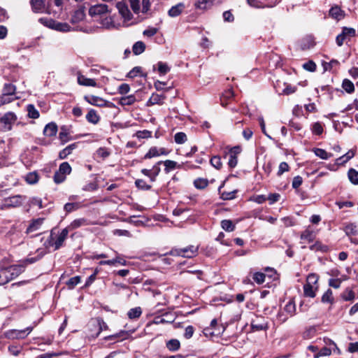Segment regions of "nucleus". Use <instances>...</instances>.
Instances as JSON below:
<instances>
[{
  "instance_id": "40",
  "label": "nucleus",
  "mask_w": 358,
  "mask_h": 358,
  "mask_svg": "<svg viewBox=\"0 0 358 358\" xmlns=\"http://www.w3.org/2000/svg\"><path fill=\"white\" fill-rule=\"evenodd\" d=\"M311 131L313 134L321 135L323 132V126L320 122H315L311 126Z\"/></svg>"
},
{
  "instance_id": "12",
  "label": "nucleus",
  "mask_w": 358,
  "mask_h": 358,
  "mask_svg": "<svg viewBox=\"0 0 358 358\" xmlns=\"http://www.w3.org/2000/svg\"><path fill=\"white\" fill-rule=\"evenodd\" d=\"M85 100L91 105L103 107L106 104V101L102 98L94 95L85 96Z\"/></svg>"
},
{
  "instance_id": "23",
  "label": "nucleus",
  "mask_w": 358,
  "mask_h": 358,
  "mask_svg": "<svg viewBox=\"0 0 358 358\" xmlns=\"http://www.w3.org/2000/svg\"><path fill=\"white\" fill-rule=\"evenodd\" d=\"M86 119L89 122L96 124L99 122L100 117L94 109H91L87 113Z\"/></svg>"
},
{
  "instance_id": "53",
  "label": "nucleus",
  "mask_w": 358,
  "mask_h": 358,
  "mask_svg": "<svg viewBox=\"0 0 358 358\" xmlns=\"http://www.w3.org/2000/svg\"><path fill=\"white\" fill-rule=\"evenodd\" d=\"M96 155L102 159H106L110 155V152L106 148H99L96 150Z\"/></svg>"
},
{
  "instance_id": "41",
  "label": "nucleus",
  "mask_w": 358,
  "mask_h": 358,
  "mask_svg": "<svg viewBox=\"0 0 358 358\" xmlns=\"http://www.w3.org/2000/svg\"><path fill=\"white\" fill-rule=\"evenodd\" d=\"M58 171H59L64 176H66L68 174H70L71 171V167L68 162H63L59 165Z\"/></svg>"
},
{
  "instance_id": "59",
  "label": "nucleus",
  "mask_w": 358,
  "mask_h": 358,
  "mask_svg": "<svg viewBox=\"0 0 358 358\" xmlns=\"http://www.w3.org/2000/svg\"><path fill=\"white\" fill-rule=\"evenodd\" d=\"M66 180V176L60 173L59 171H56L54 175V182L57 184H59L63 182Z\"/></svg>"
},
{
  "instance_id": "39",
  "label": "nucleus",
  "mask_w": 358,
  "mask_h": 358,
  "mask_svg": "<svg viewBox=\"0 0 358 358\" xmlns=\"http://www.w3.org/2000/svg\"><path fill=\"white\" fill-rule=\"evenodd\" d=\"M341 297L345 301H352L355 299V293L351 289L347 288L342 293Z\"/></svg>"
},
{
  "instance_id": "16",
  "label": "nucleus",
  "mask_w": 358,
  "mask_h": 358,
  "mask_svg": "<svg viewBox=\"0 0 358 358\" xmlns=\"http://www.w3.org/2000/svg\"><path fill=\"white\" fill-rule=\"evenodd\" d=\"M185 8V4L182 3H179L177 5L172 6L169 9L168 14L171 17H176L179 16Z\"/></svg>"
},
{
  "instance_id": "25",
  "label": "nucleus",
  "mask_w": 358,
  "mask_h": 358,
  "mask_svg": "<svg viewBox=\"0 0 358 358\" xmlns=\"http://www.w3.org/2000/svg\"><path fill=\"white\" fill-rule=\"evenodd\" d=\"M145 50V45L142 41H137L132 47V50L134 55H138L143 53Z\"/></svg>"
},
{
  "instance_id": "24",
  "label": "nucleus",
  "mask_w": 358,
  "mask_h": 358,
  "mask_svg": "<svg viewBox=\"0 0 358 358\" xmlns=\"http://www.w3.org/2000/svg\"><path fill=\"white\" fill-rule=\"evenodd\" d=\"M77 147L76 143H72L67 147H66L64 149L61 150L59 153V157L60 159H65L69 155L72 151Z\"/></svg>"
},
{
  "instance_id": "3",
  "label": "nucleus",
  "mask_w": 358,
  "mask_h": 358,
  "mask_svg": "<svg viewBox=\"0 0 358 358\" xmlns=\"http://www.w3.org/2000/svg\"><path fill=\"white\" fill-rule=\"evenodd\" d=\"M39 21L46 27L58 31L67 32L71 29L67 23L59 22L52 19L41 18Z\"/></svg>"
},
{
  "instance_id": "62",
  "label": "nucleus",
  "mask_w": 358,
  "mask_h": 358,
  "mask_svg": "<svg viewBox=\"0 0 358 358\" xmlns=\"http://www.w3.org/2000/svg\"><path fill=\"white\" fill-rule=\"evenodd\" d=\"M343 35L347 37H352L355 36L356 31L353 28L344 27L342 31Z\"/></svg>"
},
{
  "instance_id": "60",
  "label": "nucleus",
  "mask_w": 358,
  "mask_h": 358,
  "mask_svg": "<svg viewBox=\"0 0 358 358\" xmlns=\"http://www.w3.org/2000/svg\"><path fill=\"white\" fill-rule=\"evenodd\" d=\"M79 208V205L76 203H67L64 205V210L67 213H71L77 210Z\"/></svg>"
},
{
  "instance_id": "14",
  "label": "nucleus",
  "mask_w": 358,
  "mask_h": 358,
  "mask_svg": "<svg viewBox=\"0 0 358 358\" xmlns=\"http://www.w3.org/2000/svg\"><path fill=\"white\" fill-rule=\"evenodd\" d=\"M318 289V285H314L306 283L303 285V293L306 297L314 298L316 295V292Z\"/></svg>"
},
{
  "instance_id": "15",
  "label": "nucleus",
  "mask_w": 358,
  "mask_h": 358,
  "mask_svg": "<svg viewBox=\"0 0 358 358\" xmlns=\"http://www.w3.org/2000/svg\"><path fill=\"white\" fill-rule=\"evenodd\" d=\"M329 15L336 20H340L345 17V12L338 6H334L329 10Z\"/></svg>"
},
{
  "instance_id": "45",
  "label": "nucleus",
  "mask_w": 358,
  "mask_h": 358,
  "mask_svg": "<svg viewBox=\"0 0 358 358\" xmlns=\"http://www.w3.org/2000/svg\"><path fill=\"white\" fill-rule=\"evenodd\" d=\"M162 164V161L158 162L156 164H155L152 169V182H155L156 180L157 176L159 174L161 171V169L159 165Z\"/></svg>"
},
{
  "instance_id": "54",
  "label": "nucleus",
  "mask_w": 358,
  "mask_h": 358,
  "mask_svg": "<svg viewBox=\"0 0 358 358\" xmlns=\"http://www.w3.org/2000/svg\"><path fill=\"white\" fill-rule=\"evenodd\" d=\"M157 66L159 72L162 75H165L170 71V68L168 65L162 62H158Z\"/></svg>"
},
{
  "instance_id": "35",
  "label": "nucleus",
  "mask_w": 358,
  "mask_h": 358,
  "mask_svg": "<svg viewBox=\"0 0 358 358\" xmlns=\"http://www.w3.org/2000/svg\"><path fill=\"white\" fill-rule=\"evenodd\" d=\"M164 98V97L162 95H159L157 94H153L151 96V97L150 98L148 103L150 105L160 104V103H162Z\"/></svg>"
},
{
  "instance_id": "21",
  "label": "nucleus",
  "mask_w": 358,
  "mask_h": 358,
  "mask_svg": "<svg viewBox=\"0 0 358 358\" xmlns=\"http://www.w3.org/2000/svg\"><path fill=\"white\" fill-rule=\"evenodd\" d=\"M78 83L80 85L84 86H92V87H96V83L95 80L92 78H87L85 76L80 75L78 77Z\"/></svg>"
},
{
  "instance_id": "44",
  "label": "nucleus",
  "mask_w": 358,
  "mask_h": 358,
  "mask_svg": "<svg viewBox=\"0 0 358 358\" xmlns=\"http://www.w3.org/2000/svg\"><path fill=\"white\" fill-rule=\"evenodd\" d=\"M319 275L316 273H310L306 278L307 284L318 285Z\"/></svg>"
},
{
  "instance_id": "51",
  "label": "nucleus",
  "mask_w": 358,
  "mask_h": 358,
  "mask_svg": "<svg viewBox=\"0 0 358 358\" xmlns=\"http://www.w3.org/2000/svg\"><path fill=\"white\" fill-rule=\"evenodd\" d=\"M194 184L197 189H203L207 187L208 182L206 179L198 178L194 180Z\"/></svg>"
},
{
  "instance_id": "58",
  "label": "nucleus",
  "mask_w": 358,
  "mask_h": 358,
  "mask_svg": "<svg viewBox=\"0 0 358 358\" xmlns=\"http://www.w3.org/2000/svg\"><path fill=\"white\" fill-rule=\"evenodd\" d=\"M236 193V190L231 191V192H223L221 193V198L223 200H230L235 198V195Z\"/></svg>"
},
{
  "instance_id": "61",
  "label": "nucleus",
  "mask_w": 358,
  "mask_h": 358,
  "mask_svg": "<svg viewBox=\"0 0 358 358\" xmlns=\"http://www.w3.org/2000/svg\"><path fill=\"white\" fill-rule=\"evenodd\" d=\"M13 101V98H12L10 96L2 93V94L0 96V106L6 103H9Z\"/></svg>"
},
{
  "instance_id": "18",
  "label": "nucleus",
  "mask_w": 358,
  "mask_h": 358,
  "mask_svg": "<svg viewBox=\"0 0 358 358\" xmlns=\"http://www.w3.org/2000/svg\"><path fill=\"white\" fill-rule=\"evenodd\" d=\"M300 238L305 243H311L315 238V234L313 230L307 229L301 233Z\"/></svg>"
},
{
  "instance_id": "43",
  "label": "nucleus",
  "mask_w": 358,
  "mask_h": 358,
  "mask_svg": "<svg viewBox=\"0 0 358 358\" xmlns=\"http://www.w3.org/2000/svg\"><path fill=\"white\" fill-rule=\"evenodd\" d=\"M28 116L30 118L36 119L39 117L38 111L35 108L34 105L29 104L27 106Z\"/></svg>"
},
{
  "instance_id": "26",
  "label": "nucleus",
  "mask_w": 358,
  "mask_h": 358,
  "mask_svg": "<svg viewBox=\"0 0 358 358\" xmlns=\"http://www.w3.org/2000/svg\"><path fill=\"white\" fill-rule=\"evenodd\" d=\"M162 163L164 164L165 168H164V171L166 173H169L170 171L174 170L175 169H176L177 167L179 166V165H178V163L175 161H172V160H166V161H162Z\"/></svg>"
},
{
  "instance_id": "22",
  "label": "nucleus",
  "mask_w": 358,
  "mask_h": 358,
  "mask_svg": "<svg viewBox=\"0 0 358 358\" xmlns=\"http://www.w3.org/2000/svg\"><path fill=\"white\" fill-rule=\"evenodd\" d=\"M213 0H199L195 2L194 6L196 8L206 10L213 6Z\"/></svg>"
},
{
  "instance_id": "17",
  "label": "nucleus",
  "mask_w": 358,
  "mask_h": 358,
  "mask_svg": "<svg viewBox=\"0 0 358 358\" xmlns=\"http://www.w3.org/2000/svg\"><path fill=\"white\" fill-rule=\"evenodd\" d=\"M57 132V126L54 122L48 123L44 128L43 134L45 136L52 137L56 135Z\"/></svg>"
},
{
  "instance_id": "7",
  "label": "nucleus",
  "mask_w": 358,
  "mask_h": 358,
  "mask_svg": "<svg viewBox=\"0 0 358 358\" xmlns=\"http://www.w3.org/2000/svg\"><path fill=\"white\" fill-rule=\"evenodd\" d=\"M22 198L20 195H15L6 198L3 201V203L1 206V209L20 206L22 203Z\"/></svg>"
},
{
  "instance_id": "20",
  "label": "nucleus",
  "mask_w": 358,
  "mask_h": 358,
  "mask_svg": "<svg viewBox=\"0 0 358 358\" xmlns=\"http://www.w3.org/2000/svg\"><path fill=\"white\" fill-rule=\"evenodd\" d=\"M30 3L35 13H42L45 8L43 0H30Z\"/></svg>"
},
{
  "instance_id": "49",
  "label": "nucleus",
  "mask_w": 358,
  "mask_h": 358,
  "mask_svg": "<svg viewBox=\"0 0 358 358\" xmlns=\"http://www.w3.org/2000/svg\"><path fill=\"white\" fill-rule=\"evenodd\" d=\"M174 140L176 143L182 144L187 141V136L183 132H178L174 136Z\"/></svg>"
},
{
  "instance_id": "30",
  "label": "nucleus",
  "mask_w": 358,
  "mask_h": 358,
  "mask_svg": "<svg viewBox=\"0 0 358 358\" xmlns=\"http://www.w3.org/2000/svg\"><path fill=\"white\" fill-rule=\"evenodd\" d=\"M141 314L142 310L140 307L131 308L127 313V315L130 319H137L141 315Z\"/></svg>"
},
{
  "instance_id": "11",
  "label": "nucleus",
  "mask_w": 358,
  "mask_h": 358,
  "mask_svg": "<svg viewBox=\"0 0 358 358\" xmlns=\"http://www.w3.org/2000/svg\"><path fill=\"white\" fill-rule=\"evenodd\" d=\"M43 218H37L32 220L29 225L27 228L26 233L31 234L39 230L43 223Z\"/></svg>"
},
{
  "instance_id": "6",
  "label": "nucleus",
  "mask_w": 358,
  "mask_h": 358,
  "mask_svg": "<svg viewBox=\"0 0 358 358\" xmlns=\"http://www.w3.org/2000/svg\"><path fill=\"white\" fill-rule=\"evenodd\" d=\"M17 120V115L14 113L8 112L0 118V123L4 131H10Z\"/></svg>"
},
{
  "instance_id": "34",
  "label": "nucleus",
  "mask_w": 358,
  "mask_h": 358,
  "mask_svg": "<svg viewBox=\"0 0 358 358\" xmlns=\"http://www.w3.org/2000/svg\"><path fill=\"white\" fill-rule=\"evenodd\" d=\"M15 86L10 84V83H6L5 84L3 89V94H5L8 96H13L15 92Z\"/></svg>"
},
{
  "instance_id": "13",
  "label": "nucleus",
  "mask_w": 358,
  "mask_h": 358,
  "mask_svg": "<svg viewBox=\"0 0 358 358\" xmlns=\"http://www.w3.org/2000/svg\"><path fill=\"white\" fill-rule=\"evenodd\" d=\"M85 17V8L80 7L76 10L71 18V22L73 24H77L84 20Z\"/></svg>"
},
{
  "instance_id": "36",
  "label": "nucleus",
  "mask_w": 358,
  "mask_h": 358,
  "mask_svg": "<svg viewBox=\"0 0 358 358\" xmlns=\"http://www.w3.org/2000/svg\"><path fill=\"white\" fill-rule=\"evenodd\" d=\"M38 175L36 172H30L26 176V181L27 183L33 185L38 181Z\"/></svg>"
},
{
  "instance_id": "28",
  "label": "nucleus",
  "mask_w": 358,
  "mask_h": 358,
  "mask_svg": "<svg viewBox=\"0 0 358 358\" xmlns=\"http://www.w3.org/2000/svg\"><path fill=\"white\" fill-rule=\"evenodd\" d=\"M166 348L170 351H177L180 348V343L177 339H171L166 343Z\"/></svg>"
},
{
  "instance_id": "1",
  "label": "nucleus",
  "mask_w": 358,
  "mask_h": 358,
  "mask_svg": "<svg viewBox=\"0 0 358 358\" xmlns=\"http://www.w3.org/2000/svg\"><path fill=\"white\" fill-rule=\"evenodd\" d=\"M23 264L12 265L0 270V286L3 285L17 278L24 271Z\"/></svg>"
},
{
  "instance_id": "5",
  "label": "nucleus",
  "mask_w": 358,
  "mask_h": 358,
  "mask_svg": "<svg viewBox=\"0 0 358 358\" xmlns=\"http://www.w3.org/2000/svg\"><path fill=\"white\" fill-rule=\"evenodd\" d=\"M33 330V327H29L22 330H17V329H10L4 332L3 336L5 338L8 339H22L29 335L31 331Z\"/></svg>"
},
{
  "instance_id": "47",
  "label": "nucleus",
  "mask_w": 358,
  "mask_h": 358,
  "mask_svg": "<svg viewBox=\"0 0 358 358\" xmlns=\"http://www.w3.org/2000/svg\"><path fill=\"white\" fill-rule=\"evenodd\" d=\"M80 282V276H74L71 278L67 282L66 285L69 289H73Z\"/></svg>"
},
{
  "instance_id": "9",
  "label": "nucleus",
  "mask_w": 358,
  "mask_h": 358,
  "mask_svg": "<svg viewBox=\"0 0 358 358\" xmlns=\"http://www.w3.org/2000/svg\"><path fill=\"white\" fill-rule=\"evenodd\" d=\"M116 7L120 13V14L122 16V17L125 20H129L131 18V13L129 11L128 6L123 1H119L116 3Z\"/></svg>"
},
{
  "instance_id": "32",
  "label": "nucleus",
  "mask_w": 358,
  "mask_h": 358,
  "mask_svg": "<svg viewBox=\"0 0 358 358\" xmlns=\"http://www.w3.org/2000/svg\"><path fill=\"white\" fill-rule=\"evenodd\" d=\"M343 88L346 92L350 94L355 91V86L352 82L348 79H345L342 83Z\"/></svg>"
},
{
  "instance_id": "27",
  "label": "nucleus",
  "mask_w": 358,
  "mask_h": 358,
  "mask_svg": "<svg viewBox=\"0 0 358 358\" xmlns=\"http://www.w3.org/2000/svg\"><path fill=\"white\" fill-rule=\"evenodd\" d=\"M313 151L316 156L322 159H328L332 157V154L329 153L326 150L321 148H314Z\"/></svg>"
},
{
  "instance_id": "63",
  "label": "nucleus",
  "mask_w": 358,
  "mask_h": 358,
  "mask_svg": "<svg viewBox=\"0 0 358 358\" xmlns=\"http://www.w3.org/2000/svg\"><path fill=\"white\" fill-rule=\"evenodd\" d=\"M304 69L313 72L316 70V64L313 61H308V62L303 64Z\"/></svg>"
},
{
  "instance_id": "42",
  "label": "nucleus",
  "mask_w": 358,
  "mask_h": 358,
  "mask_svg": "<svg viewBox=\"0 0 358 358\" xmlns=\"http://www.w3.org/2000/svg\"><path fill=\"white\" fill-rule=\"evenodd\" d=\"M348 178L350 182L355 185H358V171L351 169L348 171Z\"/></svg>"
},
{
  "instance_id": "52",
  "label": "nucleus",
  "mask_w": 358,
  "mask_h": 358,
  "mask_svg": "<svg viewBox=\"0 0 358 358\" xmlns=\"http://www.w3.org/2000/svg\"><path fill=\"white\" fill-rule=\"evenodd\" d=\"M331 353V350L327 348H322L317 353L314 355V358H319L320 357L329 356Z\"/></svg>"
},
{
  "instance_id": "55",
  "label": "nucleus",
  "mask_w": 358,
  "mask_h": 358,
  "mask_svg": "<svg viewBox=\"0 0 358 358\" xmlns=\"http://www.w3.org/2000/svg\"><path fill=\"white\" fill-rule=\"evenodd\" d=\"M210 164L217 169H220L222 167L221 159L219 156H214L210 159Z\"/></svg>"
},
{
  "instance_id": "57",
  "label": "nucleus",
  "mask_w": 358,
  "mask_h": 358,
  "mask_svg": "<svg viewBox=\"0 0 358 358\" xmlns=\"http://www.w3.org/2000/svg\"><path fill=\"white\" fill-rule=\"evenodd\" d=\"M29 203H30L31 206H36L40 209L43 208V201L39 197H32V198H31L30 200H29Z\"/></svg>"
},
{
  "instance_id": "38",
  "label": "nucleus",
  "mask_w": 358,
  "mask_h": 358,
  "mask_svg": "<svg viewBox=\"0 0 358 358\" xmlns=\"http://www.w3.org/2000/svg\"><path fill=\"white\" fill-rule=\"evenodd\" d=\"M234 95V91L232 89H229L226 90L221 97V102L222 106L227 105V102H225V100H228L231 99Z\"/></svg>"
},
{
  "instance_id": "48",
  "label": "nucleus",
  "mask_w": 358,
  "mask_h": 358,
  "mask_svg": "<svg viewBox=\"0 0 358 358\" xmlns=\"http://www.w3.org/2000/svg\"><path fill=\"white\" fill-rule=\"evenodd\" d=\"M355 156V152L352 150L348 151L345 155H343L342 157H339L337 161L338 163L342 164L347 162L348 160L352 159Z\"/></svg>"
},
{
  "instance_id": "8",
  "label": "nucleus",
  "mask_w": 358,
  "mask_h": 358,
  "mask_svg": "<svg viewBox=\"0 0 358 358\" xmlns=\"http://www.w3.org/2000/svg\"><path fill=\"white\" fill-rule=\"evenodd\" d=\"M110 12L108 6L103 3L92 6L89 9V15L92 17L102 15Z\"/></svg>"
},
{
  "instance_id": "56",
  "label": "nucleus",
  "mask_w": 358,
  "mask_h": 358,
  "mask_svg": "<svg viewBox=\"0 0 358 358\" xmlns=\"http://www.w3.org/2000/svg\"><path fill=\"white\" fill-rule=\"evenodd\" d=\"M265 274L257 272L253 275V280L259 285L262 284L265 281Z\"/></svg>"
},
{
  "instance_id": "37",
  "label": "nucleus",
  "mask_w": 358,
  "mask_h": 358,
  "mask_svg": "<svg viewBox=\"0 0 358 358\" xmlns=\"http://www.w3.org/2000/svg\"><path fill=\"white\" fill-rule=\"evenodd\" d=\"M136 186L141 190H150L151 189V185H148L146 182L143 179H137L135 181Z\"/></svg>"
},
{
  "instance_id": "46",
  "label": "nucleus",
  "mask_w": 358,
  "mask_h": 358,
  "mask_svg": "<svg viewBox=\"0 0 358 358\" xmlns=\"http://www.w3.org/2000/svg\"><path fill=\"white\" fill-rule=\"evenodd\" d=\"M159 156V148L157 147H152L150 148L148 152L145 155L144 159H150Z\"/></svg>"
},
{
  "instance_id": "19",
  "label": "nucleus",
  "mask_w": 358,
  "mask_h": 358,
  "mask_svg": "<svg viewBox=\"0 0 358 358\" xmlns=\"http://www.w3.org/2000/svg\"><path fill=\"white\" fill-rule=\"evenodd\" d=\"M224 327H222V330L221 329L213 330V329H211V327H207L204 328L203 333L206 337L212 338L215 336H219V335L222 334L224 332Z\"/></svg>"
},
{
  "instance_id": "10",
  "label": "nucleus",
  "mask_w": 358,
  "mask_h": 358,
  "mask_svg": "<svg viewBox=\"0 0 358 358\" xmlns=\"http://www.w3.org/2000/svg\"><path fill=\"white\" fill-rule=\"evenodd\" d=\"M88 225V222L85 218H78L72 221L65 229L69 232L83 226Z\"/></svg>"
},
{
  "instance_id": "4",
  "label": "nucleus",
  "mask_w": 358,
  "mask_h": 358,
  "mask_svg": "<svg viewBox=\"0 0 358 358\" xmlns=\"http://www.w3.org/2000/svg\"><path fill=\"white\" fill-rule=\"evenodd\" d=\"M198 246L189 245L183 248H173L170 254L173 256H180L185 258H192L196 255Z\"/></svg>"
},
{
  "instance_id": "29",
  "label": "nucleus",
  "mask_w": 358,
  "mask_h": 358,
  "mask_svg": "<svg viewBox=\"0 0 358 358\" xmlns=\"http://www.w3.org/2000/svg\"><path fill=\"white\" fill-rule=\"evenodd\" d=\"M136 101V97L134 95H129L123 96L120 100V104L122 106H131Z\"/></svg>"
},
{
  "instance_id": "64",
  "label": "nucleus",
  "mask_w": 358,
  "mask_h": 358,
  "mask_svg": "<svg viewBox=\"0 0 358 358\" xmlns=\"http://www.w3.org/2000/svg\"><path fill=\"white\" fill-rule=\"evenodd\" d=\"M101 24L104 27L107 29H110L115 27L114 22L111 17L104 18L103 20H102Z\"/></svg>"
},
{
  "instance_id": "50",
  "label": "nucleus",
  "mask_w": 358,
  "mask_h": 358,
  "mask_svg": "<svg viewBox=\"0 0 358 358\" xmlns=\"http://www.w3.org/2000/svg\"><path fill=\"white\" fill-rule=\"evenodd\" d=\"M284 310L291 316L295 313L296 306L293 301H289L285 306Z\"/></svg>"
},
{
  "instance_id": "2",
  "label": "nucleus",
  "mask_w": 358,
  "mask_h": 358,
  "mask_svg": "<svg viewBox=\"0 0 358 358\" xmlns=\"http://www.w3.org/2000/svg\"><path fill=\"white\" fill-rule=\"evenodd\" d=\"M69 231L65 228L59 234H56L55 230H51L50 235L45 243L46 248L52 247L54 250H59L66 239Z\"/></svg>"
},
{
  "instance_id": "33",
  "label": "nucleus",
  "mask_w": 358,
  "mask_h": 358,
  "mask_svg": "<svg viewBox=\"0 0 358 358\" xmlns=\"http://www.w3.org/2000/svg\"><path fill=\"white\" fill-rule=\"evenodd\" d=\"M333 292L331 289H328L322 295V301L323 303H334Z\"/></svg>"
},
{
  "instance_id": "31",
  "label": "nucleus",
  "mask_w": 358,
  "mask_h": 358,
  "mask_svg": "<svg viewBox=\"0 0 358 358\" xmlns=\"http://www.w3.org/2000/svg\"><path fill=\"white\" fill-rule=\"evenodd\" d=\"M222 228L229 232L233 231L235 229V225L232 221L229 220H224L221 222Z\"/></svg>"
}]
</instances>
